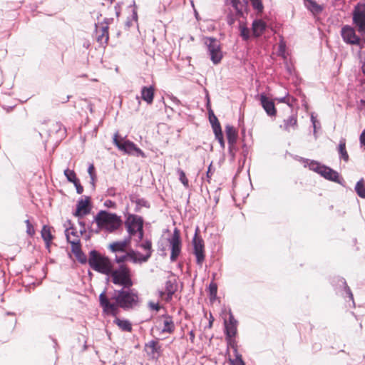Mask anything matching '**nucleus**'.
I'll return each instance as SVG.
<instances>
[{"mask_svg":"<svg viewBox=\"0 0 365 365\" xmlns=\"http://www.w3.org/2000/svg\"><path fill=\"white\" fill-rule=\"evenodd\" d=\"M71 252L75 255L78 262L82 264H88L91 258V250L88 253V258L81 250V240L76 239L75 241L70 242Z\"/></svg>","mask_w":365,"mask_h":365,"instance_id":"13","label":"nucleus"},{"mask_svg":"<svg viewBox=\"0 0 365 365\" xmlns=\"http://www.w3.org/2000/svg\"><path fill=\"white\" fill-rule=\"evenodd\" d=\"M165 291L167 292V299L170 300L172 299L173 295L175 292L174 284L171 280H168L165 282Z\"/></svg>","mask_w":365,"mask_h":365,"instance_id":"37","label":"nucleus"},{"mask_svg":"<svg viewBox=\"0 0 365 365\" xmlns=\"http://www.w3.org/2000/svg\"><path fill=\"white\" fill-rule=\"evenodd\" d=\"M276 100L279 103H284L287 104L289 107H292V105L287 100V96H284L282 98H277Z\"/></svg>","mask_w":365,"mask_h":365,"instance_id":"59","label":"nucleus"},{"mask_svg":"<svg viewBox=\"0 0 365 365\" xmlns=\"http://www.w3.org/2000/svg\"><path fill=\"white\" fill-rule=\"evenodd\" d=\"M104 206L109 208H115L116 207V204L114 201H112L111 200H107L104 202Z\"/></svg>","mask_w":365,"mask_h":365,"instance_id":"57","label":"nucleus"},{"mask_svg":"<svg viewBox=\"0 0 365 365\" xmlns=\"http://www.w3.org/2000/svg\"><path fill=\"white\" fill-rule=\"evenodd\" d=\"M230 363L232 365H246L245 362L242 359V356L241 354H237L235 356V359H230Z\"/></svg>","mask_w":365,"mask_h":365,"instance_id":"43","label":"nucleus"},{"mask_svg":"<svg viewBox=\"0 0 365 365\" xmlns=\"http://www.w3.org/2000/svg\"><path fill=\"white\" fill-rule=\"evenodd\" d=\"M55 128L57 130V131H61V128H63V132L62 133V135H64L66 133V128L61 123H56L55 125Z\"/></svg>","mask_w":365,"mask_h":365,"instance_id":"60","label":"nucleus"},{"mask_svg":"<svg viewBox=\"0 0 365 365\" xmlns=\"http://www.w3.org/2000/svg\"><path fill=\"white\" fill-rule=\"evenodd\" d=\"M76 187V192L78 194H81L83 192V187L81 185L80 180H78L76 182L73 183Z\"/></svg>","mask_w":365,"mask_h":365,"instance_id":"53","label":"nucleus"},{"mask_svg":"<svg viewBox=\"0 0 365 365\" xmlns=\"http://www.w3.org/2000/svg\"><path fill=\"white\" fill-rule=\"evenodd\" d=\"M332 284L336 290V294H340L344 299L348 298L354 306V300L352 292L348 286L346 279L341 277H336L333 278Z\"/></svg>","mask_w":365,"mask_h":365,"instance_id":"7","label":"nucleus"},{"mask_svg":"<svg viewBox=\"0 0 365 365\" xmlns=\"http://www.w3.org/2000/svg\"><path fill=\"white\" fill-rule=\"evenodd\" d=\"M341 36L346 43L363 47L360 37L356 34L354 29L351 26H344L341 30Z\"/></svg>","mask_w":365,"mask_h":365,"instance_id":"10","label":"nucleus"},{"mask_svg":"<svg viewBox=\"0 0 365 365\" xmlns=\"http://www.w3.org/2000/svg\"><path fill=\"white\" fill-rule=\"evenodd\" d=\"M132 287H121L120 289H114L110 297L106 295L105 289L98 297L99 305L103 314L116 317L120 313V309L130 311L137 307L139 304L140 298L138 292Z\"/></svg>","mask_w":365,"mask_h":365,"instance_id":"1","label":"nucleus"},{"mask_svg":"<svg viewBox=\"0 0 365 365\" xmlns=\"http://www.w3.org/2000/svg\"><path fill=\"white\" fill-rule=\"evenodd\" d=\"M129 257H130L129 256V250L128 251H125V252H123V255H115V262L117 264H118V265H120V264H125V262L128 261Z\"/></svg>","mask_w":365,"mask_h":365,"instance_id":"39","label":"nucleus"},{"mask_svg":"<svg viewBox=\"0 0 365 365\" xmlns=\"http://www.w3.org/2000/svg\"><path fill=\"white\" fill-rule=\"evenodd\" d=\"M148 305L150 309L154 310L155 312L160 311V309L162 308V306L158 302L155 303L153 302L150 301Z\"/></svg>","mask_w":365,"mask_h":365,"instance_id":"45","label":"nucleus"},{"mask_svg":"<svg viewBox=\"0 0 365 365\" xmlns=\"http://www.w3.org/2000/svg\"><path fill=\"white\" fill-rule=\"evenodd\" d=\"M129 199L131 202L137 204L138 200L140 199L137 195L133 194L129 196Z\"/></svg>","mask_w":365,"mask_h":365,"instance_id":"61","label":"nucleus"},{"mask_svg":"<svg viewBox=\"0 0 365 365\" xmlns=\"http://www.w3.org/2000/svg\"><path fill=\"white\" fill-rule=\"evenodd\" d=\"M134 235H131L128 234L127 237H125L123 240H119L120 242H123V245L127 248L130 246L132 237Z\"/></svg>","mask_w":365,"mask_h":365,"instance_id":"50","label":"nucleus"},{"mask_svg":"<svg viewBox=\"0 0 365 365\" xmlns=\"http://www.w3.org/2000/svg\"><path fill=\"white\" fill-rule=\"evenodd\" d=\"M338 153L339 155L340 159L343 160L345 162H348L349 160V154L346 149V142L345 140H341L338 145Z\"/></svg>","mask_w":365,"mask_h":365,"instance_id":"32","label":"nucleus"},{"mask_svg":"<svg viewBox=\"0 0 365 365\" xmlns=\"http://www.w3.org/2000/svg\"><path fill=\"white\" fill-rule=\"evenodd\" d=\"M215 139L218 141L220 143V147L222 149H225V142L224 140V135L222 130L220 132H217L214 133Z\"/></svg>","mask_w":365,"mask_h":365,"instance_id":"41","label":"nucleus"},{"mask_svg":"<svg viewBox=\"0 0 365 365\" xmlns=\"http://www.w3.org/2000/svg\"><path fill=\"white\" fill-rule=\"evenodd\" d=\"M108 249L113 253H123L126 251L127 248L123 245V242L118 240L110 243Z\"/></svg>","mask_w":365,"mask_h":365,"instance_id":"31","label":"nucleus"},{"mask_svg":"<svg viewBox=\"0 0 365 365\" xmlns=\"http://www.w3.org/2000/svg\"><path fill=\"white\" fill-rule=\"evenodd\" d=\"M90 201L91 197L89 196H84V198H80L76 205V210L73 212V215L78 219H81L88 215L91 211V205L89 204Z\"/></svg>","mask_w":365,"mask_h":365,"instance_id":"12","label":"nucleus"},{"mask_svg":"<svg viewBox=\"0 0 365 365\" xmlns=\"http://www.w3.org/2000/svg\"><path fill=\"white\" fill-rule=\"evenodd\" d=\"M113 21V18H105L101 23V24H103V26H109L110 24H112Z\"/></svg>","mask_w":365,"mask_h":365,"instance_id":"62","label":"nucleus"},{"mask_svg":"<svg viewBox=\"0 0 365 365\" xmlns=\"http://www.w3.org/2000/svg\"><path fill=\"white\" fill-rule=\"evenodd\" d=\"M145 350L152 359H158L162 351L161 346L158 340H151L145 345Z\"/></svg>","mask_w":365,"mask_h":365,"instance_id":"16","label":"nucleus"},{"mask_svg":"<svg viewBox=\"0 0 365 365\" xmlns=\"http://www.w3.org/2000/svg\"><path fill=\"white\" fill-rule=\"evenodd\" d=\"M241 16H237L236 15V12L234 14L232 11H230L227 15V18H226V21H227V23L229 26H232L235 21L237 19H238L239 18H240Z\"/></svg>","mask_w":365,"mask_h":365,"instance_id":"40","label":"nucleus"},{"mask_svg":"<svg viewBox=\"0 0 365 365\" xmlns=\"http://www.w3.org/2000/svg\"><path fill=\"white\" fill-rule=\"evenodd\" d=\"M238 150V148L236 145H228V153L231 157V159L233 160L235 158V153Z\"/></svg>","mask_w":365,"mask_h":365,"instance_id":"44","label":"nucleus"},{"mask_svg":"<svg viewBox=\"0 0 365 365\" xmlns=\"http://www.w3.org/2000/svg\"><path fill=\"white\" fill-rule=\"evenodd\" d=\"M168 240L171 250L170 259L173 262L178 259L181 253L182 240L179 230L175 228L172 236Z\"/></svg>","mask_w":365,"mask_h":365,"instance_id":"8","label":"nucleus"},{"mask_svg":"<svg viewBox=\"0 0 365 365\" xmlns=\"http://www.w3.org/2000/svg\"><path fill=\"white\" fill-rule=\"evenodd\" d=\"M78 225H80L81 227V230H80V234L81 235H83L86 232V222L81 220V219H78Z\"/></svg>","mask_w":365,"mask_h":365,"instance_id":"56","label":"nucleus"},{"mask_svg":"<svg viewBox=\"0 0 365 365\" xmlns=\"http://www.w3.org/2000/svg\"><path fill=\"white\" fill-rule=\"evenodd\" d=\"M294 126H297V119L296 116L291 115L287 119L284 120V125H281L280 128L289 131V128Z\"/></svg>","mask_w":365,"mask_h":365,"instance_id":"33","label":"nucleus"},{"mask_svg":"<svg viewBox=\"0 0 365 365\" xmlns=\"http://www.w3.org/2000/svg\"><path fill=\"white\" fill-rule=\"evenodd\" d=\"M130 19L135 21H138V12L135 8L133 9L132 10V16Z\"/></svg>","mask_w":365,"mask_h":365,"instance_id":"64","label":"nucleus"},{"mask_svg":"<svg viewBox=\"0 0 365 365\" xmlns=\"http://www.w3.org/2000/svg\"><path fill=\"white\" fill-rule=\"evenodd\" d=\"M89 267L96 272L110 277L111 282L120 287L133 286L132 272L127 264H120L113 269L112 260L96 250H91Z\"/></svg>","mask_w":365,"mask_h":365,"instance_id":"2","label":"nucleus"},{"mask_svg":"<svg viewBox=\"0 0 365 365\" xmlns=\"http://www.w3.org/2000/svg\"><path fill=\"white\" fill-rule=\"evenodd\" d=\"M96 28H98L97 24H96ZM108 29L109 27L108 26H102L101 28V34H99V31H98V29H96V40L100 43H103L104 42L105 43H107L109 39V33H108Z\"/></svg>","mask_w":365,"mask_h":365,"instance_id":"25","label":"nucleus"},{"mask_svg":"<svg viewBox=\"0 0 365 365\" xmlns=\"http://www.w3.org/2000/svg\"><path fill=\"white\" fill-rule=\"evenodd\" d=\"M304 5L313 14H319L323 11V6L315 0H304Z\"/></svg>","mask_w":365,"mask_h":365,"instance_id":"29","label":"nucleus"},{"mask_svg":"<svg viewBox=\"0 0 365 365\" xmlns=\"http://www.w3.org/2000/svg\"><path fill=\"white\" fill-rule=\"evenodd\" d=\"M205 44L207 46L212 62L215 65L220 63L223 55L218 40L214 37H206L205 38Z\"/></svg>","mask_w":365,"mask_h":365,"instance_id":"5","label":"nucleus"},{"mask_svg":"<svg viewBox=\"0 0 365 365\" xmlns=\"http://www.w3.org/2000/svg\"><path fill=\"white\" fill-rule=\"evenodd\" d=\"M310 118L314 128V134H315L317 132V123H319V122L317 121L316 117L314 115V113H312Z\"/></svg>","mask_w":365,"mask_h":365,"instance_id":"55","label":"nucleus"},{"mask_svg":"<svg viewBox=\"0 0 365 365\" xmlns=\"http://www.w3.org/2000/svg\"><path fill=\"white\" fill-rule=\"evenodd\" d=\"M161 317L164 319L163 328L161 332L168 334L173 333V331H175V326L173 320V317L168 314H163Z\"/></svg>","mask_w":365,"mask_h":365,"instance_id":"19","label":"nucleus"},{"mask_svg":"<svg viewBox=\"0 0 365 365\" xmlns=\"http://www.w3.org/2000/svg\"><path fill=\"white\" fill-rule=\"evenodd\" d=\"M225 340L227 344V348H231L233 349L235 356H236L237 354H240L237 350V345L235 337H225Z\"/></svg>","mask_w":365,"mask_h":365,"instance_id":"36","label":"nucleus"},{"mask_svg":"<svg viewBox=\"0 0 365 365\" xmlns=\"http://www.w3.org/2000/svg\"><path fill=\"white\" fill-rule=\"evenodd\" d=\"M225 134L228 145H236L238 139V132L236 128L234 126L227 124L225 126Z\"/></svg>","mask_w":365,"mask_h":365,"instance_id":"18","label":"nucleus"},{"mask_svg":"<svg viewBox=\"0 0 365 365\" xmlns=\"http://www.w3.org/2000/svg\"><path fill=\"white\" fill-rule=\"evenodd\" d=\"M136 234H138V240H136V244L143 241L144 237V228L143 227L141 229H135Z\"/></svg>","mask_w":365,"mask_h":365,"instance_id":"46","label":"nucleus"},{"mask_svg":"<svg viewBox=\"0 0 365 365\" xmlns=\"http://www.w3.org/2000/svg\"><path fill=\"white\" fill-rule=\"evenodd\" d=\"M252 28L255 36L259 37L266 30V24L261 19H255Z\"/></svg>","mask_w":365,"mask_h":365,"instance_id":"22","label":"nucleus"},{"mask_svg":"<svg viewBox=\"0 0 365 365\" xmlns=\"http://www.w3.org/2000/svg\"><path fill=\"white\" fill-rule=\"evenodd\" d=\"M65 235L68 243L75 241L76 239L80 240V236L78 235V231L73 224H71L70 227H66Z\"/></svg>","mask_w":365,"mask_h":365,"instance_id":"28","label":"nucleus"},{"mask_svg":"<svg viewBox=\"0 0 365 365\" xmlns=\"http://www.w3.org/2000/svg\"><path fill=\"white\" fill-rule=\"evenodd\" d=\"M354 190L359 197L365 199V182L363 178L356 182Z\"/></svg>","mask_w":365,"mask_h":365,"instance_id":"34","label":"nucleus"},{"mask_svg":"<svg viewBox=\"0 0 365 365\" xmlns=\"http://www.w3.org/2000/svg\"><path fill=\"white\" fill-rule=\"evenodd\" d=\"M125 227L128 234L135 235V229H141L143 227V217L135 214H128L124 222Z\"/></svg>","mask_w":365,"mask_h":365,"instance_id":"11","label":"nucleus"},{"mask_svg":"<svg viewBox=\"0 0 365 365\" xmlns=\"http://www.w3.org/2000/svg\"><path fill=\"white\" fill-rule=\"evenodd\" d=\"M41 234V237L45 242L46 247L49 248V247L51 244V242L53 239V235L51 234V227L48 225H44L42 227Z\"/></svg>","mask_w":365,"mask_h":365,"instance_id":"23","label":"nucleus"},{"mask_svg":"<svg viewBox=\"0 0 365 365\" xmlns=\"http://www.w3.org/2000/svg\"><path fill=\"white\" fill-rule=\"evenodd\" d=\"M113 323L123 331L130 332L133 329L132 324L128 319L118 318L116 316L115 319L113 320Z\"/></svg>","mask_w":365,"mask_h":365,"instance_id":"27","label":"nucleus"},{"mask_svg":"<svg viewBox=\"0 0 365 365\" xmlns=\"http://www.w3.org/2000/svg\"><path fill=\"white\" fill-rule=\"evenodd\" d=\"M26 233L30 236H33L35 234V230L32 225L26 227Z\"/></svg>","mask_w":365,"mask_h":365,"instance_id":"58","label":"nucleus"},{"mask_svg":"<svg viewBox=\"0 0 365 365\" xmlns=\"http://www.w3.org/2000/svg\"><path fill=\"white\" fill-rule=\"evenodd\" d=\"M88 173L90 177L96 176V168L93 163L89 164L88 168Z\"/></svg>","mask_w":365,"mask_h":365,"instance_id":"54","label":"nucleus"},{"mask_svg":"<svg viewBox=\"0 0 365 365\" xmlns=\"http://www.w3.org/2000/svg\"><path fill=\"white\" fill-rule=\"evenodd\" d=\"M136 246L145 251V254L143 255V256H145L144 258L149 259L151 257L153 250L152 248V242L150 240L145 239V240L136 244Z\"/></svg>","mask_w":365,"mask_h":365,"instance_id":"26","label":"nucleus"},{"mask_svg":"<svg viewBox=\"0 0 365 365\" xmlns=\"http://www.w3.org/2000/svg\"><path fill=\"white\" fill-rule=\"evenodd\" d=\"M260 105L269 117H274L277 115V108L273 100L270 99L264 93L259 95Z\"/></svg>","mask_w":365,"mask_h":365,"instance_id":"14","label":"nucleus"},{"mask_svg":"<svg viewBox=\"0 0 365 365\" xmlns=\"http://www.w3.org/2000/svg\"><path fill=\"white\" fill-rule=\"evenodd\" d=\"M129 256L128 261L134 264H142L149 260L147 258H144L145 256H143V255H142L139 251L133 249L129 250Z\"/></svg>","mask_w":365,"mask_h":365,"instance_id":"21","label":"nucleus"},{"mask_svg":"<svg viewBox=\"0 0 365 365\" xmlns=\"http://www.w3.org/2000/svg\"><path fill=\"white\" fill-rule=\"evenodd\" d=\"M215 171V168H212V163H211L207 168V173H206V177L207 178V181L210 182V180L211 179L212 175H213Z\"/></svg>","mask_w":365,"mask_h":365,"instance_id":"52","label":"nucleus"},{"mask_svg":"<svg viewBox=\"0 0 365 365\" xmlns=\"http://www.w3.org/2000/svg\"><path fill=\"white\" fill-rule=\"evenodd\" d=\"M320 176L329 181L344 185V180L340 175V174L336 170L327 165H325L324 170L323 169Z\"/></svg>","mask_w":365,"mask_h":365,"instance_id":"15","label":"nucleus"},{"mask_svg":"<svg viewBox=\"0 0 365 365\" xmlns=\"http://www.w3.org/2000/svg\"><path fill=\"white\" fill-rule=\"evenodd\" d=\"M199 228L195 230V234L192 238L193 254L196 258L197 264L201 266L205 259V244L202 238L197 235Z\"/></svg>","mask_w":365,"mask_h":365,"instance_id":"9","label":"nucleus"},{"mask_svg":"<svg viewBox=\"0 0 365 365\" xmlns=\"http://www.w3.org/2000/svg\"><path fill=\"white\" fill-rule=\"evenodd\" d=\"M239 30L242 38L244 41H248L250 38V30L240 20H239Z\"/></svg>","mask_w":365,"mask_h":365,"instance_id":"35","label":"nucleus"},{"mask_svg":"<svg viewBox=\"0 0 365 365\" xmlns=\"http://www.w3.org/2000/svg\"><path fill=\"white\" fill-rule=\"evenodd\" d=\"M93 222H96L98 230H105L108 232H113L122 225L120 216L107 210H100L93 217Z\"/></svg>","mask_w":365,"mask_h":365,"instance_id":"3","label":"nucleus"},{"mask_svg":"<svg viewBox=\"0 0 365 365\" xmlns=\"http://www.w3.org/2000/svg\"><path fill=\"white\" fill-rule=\"evenodd\" d=\"M208 118L214 133L222 130L218 118L211 108L208 110Z\"/></svg>","mask_w":365,"mask_h":365,"instance_id":"24","label":"nucleus"},{"mask_svg":"<svg viewBox=\"0 0 365 365\" xmlns=\"http://www.w3.org/2000/svg\"><path fill=\"white\" fill-rule=\"evenodd\" d=\"M179 180L182 183V185L185 187H188L189 185V181L185 175V173L183 170H179Z\"/></svg>","mask_w":365,"mask_h":365,"instance_id":"42","label":"nucleus"},{"mask_svg":"<svg viewBox=\"0 0 365 365\" xmlns=\"http://www.w3.org/2000/svg\"><path fill=\"white\" fill-rule=\"evenodd\" d=\"M359 140L360 143L365 148V129L361 133Z\"/></svg>","mask_w":365,"mask_h":365,"instance_id":"63","label":"nucleus"},{"mask_svg":"<svg viewBox=\"0 0 365 365\" xmlns=\"http://www.w3.org/2000/svg\"><path fill=\"white\" fill-rule=\"evenodd\" d=\"M136 205L140 206L141 207H144L146 208H150V202L144 198H140L138 200Z\"/></svg>","mask_w":365,"mask_h":365,"instance_id":"49","label":"nucleus"},{"mask_svg":"<svg viewBox=\"0 0 365 365\" xmlns=\"http://www.w3.org/2000/svg\"><path fill=\"white\" fill-rule=\"evenodd\" d=\"M286 45L284 43L281 42L279 44L278 55L285 58Z\"/></svg>","mask_w":365,"mask_h":365,"instance_id":"48","label":"nucleus"},{"mask_svg":"<svg viewBox=\"0 0 365 365\" xmlns=\"http://www.w3.org/2000/svg\"><path fill=\"white\" fill-rule=\"evenodd\" d=\"M353 24L361 36H365V4L358 3L352 13Z\"/></svg>","mask_w":365,"mask_h":365,"instance_id":"6","label":"nucleus"},{"mask_svg":"<svg viewBox=\"0 0 365 365\" xmlns=\"http://www.w3.org/2000/svg\"><path fill=\"white\" fill-rule=\"evenodd\" d=\"M113 144L118 150L128 155H133L136 157H145L144 152L138 148L133 141L126 140L118 135V133H115L113 139Z\"/></svg>","mask_w":365,"mask_h":365,"instance_id":"4","label":"nucleus"},{"mask_svg":"<svg viewBox=\"0 0 365 365\" xmlns=\"http://www.w3.org/2000/svg\"><path fill=\"white\" fill-rule=\"evenodd\" d=\"M208 292H209V294H214V293H217V284L214 282H211L208 286Z\"/></svg>","mask_w":365,"mask_h":365,"instance_id":"51","label":"nucleus"},{"mask_svg":"<svg viewBox=\"0 0 365 365\" xmlns=\"http://www.w3.org/2000/svg\"><path fill=\"white\" fill-rule=\"evenodd\" d=\"M302 160L306 163V165H304L305 167L307 166L309 168V170L317 173L320 175L323 171V169L324 170V167L326 165L322 164L320 162L314 160L304 159L302 158Z\"/></svg>","mask_w":365,"mask_h":365,"instance_id":"20","label":"nucleus"},{"mask_svg":"<svg viewBox=\"0 0 365 365\" xmlns=\"http://www.w3.org/2000/svg\"><path fill=\"white\" fill-rule=\"evenodd\" d=\"M228 314L229 318L228 320H227V323L230 324H238V322L237 319H235L231 309H229Z\"/></svg>","mask_w":365,"mask_h":365,"instance_id":"47","label":"nucleus"},{"mask_svg":"<svg viewBox=\"0 0 365 365\" xmlns=\"http://www.w3.org/2000/svg\"><path fill=\"white\" fill-rule=\"evenodd\" d=\"M141 98L143 101L150 105L153 102L155 96V88L153 86H143L141 88Z\"/></svg>","mask_w":365,"mask_h":365,"instance_id":"17","label":"nucleus"},{"mask_svg":"<svg viewBox=\"0 0 365 365\" xmlns=\"http://www.w3.org/2000/svg\"><path fill=\"white\" fill-rule=\"evenodd\" d=\"M64 175L66 176L67 180L69 182L73 183L76 182L78 180H79L74 170H70L69 168H67L64 170Z\"/></svg>","mask_w":365,"mask_h":365,"instance_id":"38","label":"nucleus"},{"mask_svg":"<svg viewBox=\"0 0 365 365\" xmlns=\"http://www.w3.org/2000/svg\"><path fill=\"white\" fill-rule=\"evenodd\" d=\"M224 334L225 337H236L237 334V324H227V319H224Z\"/></svg>","mask_w":365,"mask_h":365,"instance_id":"30","label":"nucleus"}]
</instances>
